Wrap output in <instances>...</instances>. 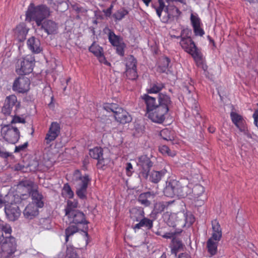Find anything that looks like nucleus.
Instances as JSON below:
<instances>
[{
    "instance_id": "obj_1",
    "label": "nucleus",
    "mask_w": 258,
    "mask_h": 258,
    "mask_svg": "<svg viewBox=\"0 0 258 258\" xmlns=\"http://www.w3.org/2000/svg\"><path fill=\"white\" fill-rule=\"evenodd\" d=\"M12 232V229L10 225L0 223L1 258H13V254L16 251V240L11 236Z\"/></svg>"
},
{
    "instance_id": "obj_43",
    "label": "nucleus",
    "mask_w": 258,
    "mask_h": 258,
    "mask_svg": "<svg viewBox=\"0 0 258 258\" xmlns=\"http://www.w3.org/2000/svg\"><path fill=\"white\" fill-rule=\"evenodd\" d=\"M89 50L93 53L96 57L102 54L103 52V49L102 47L99 45L95 44V42H94L89 47Z\"/></svg>"
},
{
    "instance_id": "obj_7",
    "label": "nucleus",
    "mask_w": 258,
    "mask_h": 258,
    "mask_svg": "<svg viewBox=\"0 0 258 258\" xmlns=\"http://www.w3.org/2000/svg\"><path fill=\"white\" fill-rule=\"evenodd\" d=\"M191 192L192 195L189 199L191 200L192 204L196 207H201L205 204L206 200L208 199V197L205 194V187L198 183L193 187Z\"/></svg>"
},
{
    "instance_id": "obj_19",
    "label": "nucleus",
    "mask_w": 258,
    "mask_h": 258,
    "mask_svg": "<svg viewBox=\"0 0 258 258\" xmlns=\"http://www.w3.org/2000/svg\"><path fill=\"white\" fill-rule=\"evenodd\" d=\"M67 216L69 218L70 222L76 224H88L89 223V222L86 220L85 214L79 210L72 211Z\"/></svg>"
},
{
    "instance_id": "obj_11",
    "label": "nucleus",
    "mask_w": 258,
    "mask_h": 258,
    "mask_svg": "<svg viewBox=\"0 0 258 258\" xmlns=\"http://www.w3.org/2000/svg\"><path fill=\"white\" fill-rule=\"evenodd\" d=\"M20 107V103L17 101V97L14 95L7 96L2 111L6 115H9L14 111L16 114V111Z\"/></svg>"
},
{
    "instance_id": "obj_30",
    "label": "nucleus",
    "mask_w": 258,
    "mask_h": 258,
    "mask_svg": "<svg viewBox=\"0 0 258 258\" xmlns=\"http://www.w3.org/2000/svg\"><path fill=\"white\" fill-rule=\"evenodd\" d=\"M158 106L165 108L168 111L171 105L170 98L166 94L160 93L158 95Z\"/></svg>"
},
{
    "instance_id": "obj_55",
    "label": "nucleus",
    "mask_w": 258,
    "mask_h": 258,
    "mask_svg": "<svg viewBox=\"0 0 258 258\" xmlns=\"http://www.w3.org/2000/svg\"><path fill=\"white\" fill-rule=\"evenodd\" d=\"M25 119L24 118H21L19 116L16 115L15 113L14 116L13 117V119L11 121V123H25Z\"/></svg>"
},
{
    "instance_id": "obj_50",
    "label": "nucleus",
    "mask_w": 258,
    "mask_h": 258,
    "mask_svg": "<svg viewBox=\"0 0 258 258\" xmlns=\"http://www.w3.org/2000/svg\"><path fill=\"white\" fill-rule=\"evenodd\" d=\"M67 256L68 258H78V254L75 250L72 247H68L66 251Z\"/></svg>"
},
{
    "instance_id": "obj_56",
    "label": "nucleus",
    "mask_w": 258,
    "mask_h": 258,
    "mask_svg": "<svg viewBox=\"0 0 258 258\" xmlns=\"http://www.w3.org/2000/svg\"><path fill=\"white\" fill-rule=\"evenodd\" d=\"M12 156V154L4 151V148L0 145V157L3 158H7Z\"/></svg>"
},
{
    "instance_id": "obj_5",
    "label": "nucleus",
    "mask_w": 258,
    "mask_h": 258,
    "mask_svg": "<svg viewBox=\"0 0 258 258\" xmlns=\"http://www.w3.org/2000/svg\"><path fill=\"white\" fill-rule=\"evenodd\" d=\"M103 108L108 112H112L115 120L120 123L125 124L132 120L129 113L117 104L105 103L103 105Z\"/></svg>"
},
{
    "instance_id": "obj_14",
    "label": "nucleus",
    "mask_w": 258,
    "mask_h": 258,
    "mask_svg": "<svg viewBox=\"0 0 258 258\" xmlns=\"http://www.w3.org/2000/svg\"><path fill=\"white\" fill-rule=\"evenodd\" d=\"M30 81L26 77H19L16 79L13 85V89L19 93H24L29 89Z\"/></svg>"
},
{
    "instance_id": "obj_22",
    "label": "nucleus",
    "mask_w": 258,
    "mask_h": 258,
    "mask_svg": "<svg viewBox=\"0 0 258 258\" xmlns=\"http://www.w3.org/2000/svg\"><path fill=\"white\" fill-rule=\"evenodd\" d=\"M174 2H177V0H158L159 6L156 8V11L157 15L160 17L161 13L163 11L164 8L166 7L165 10L168 13L169 10H175L177 13V8L174 7V8L171 5V3Z\"/></svg>"
},
{
    "instance_id": "obj_37",
    "label": "nucleus",
    "mask_w": 258,
    "mask_h": 258,
    "mask_svg": "<svg viewBox=\"0 0 258 258\" xmlns=\"http://www.w3.org/2000/svg\"><path fill=\"white\" fill-rule=\"evenodd\" d=\"M166 173V171L164 170H162L161 171H155L153 170L151 172L150 175V180L154 183H158L162 178V177L165 175Z\"/></svg>"
},
{
    "instance_id": "obj_8",
    "label": "nucleus",
    "mask_w": 258,
    "mask_h": 258,
    "mask_svg": "<svg viewBox=\"0 0 258 258\" xmlns=\"http://www.w3.org/2000/svg\"><path fill=\"white\" fill-rule=\"evenodd\" d=\"M90 181L91 179L88 174L81 176L76 180V193L80 199L86 200L87 199V189Z\"/></svg>"
},
{
    "instance_id": "obj_25",
    "label": "nucleus",
    "mask_w": 258,
    "mask_h": 258,
    "mask_svg": "<svg viewBox=\"0 0 258 258\" xmlns=\"http://www.w3.org/2000/svg\"><path fill=\"white\" fill-rule=\"evenodd\" d=\"M38 207L35 203L29 204L23 211L24 217L28 219H32L38 215Z\"/></svg>"
},
{
    "instance_id": "obj_60",
    "label": "nucleus",
    "mask_w": 258,
    "mask_h": 258,
    "mask_svg": "<svg viewBox=\"0 0 258 258\" xmlns=\"http://www.w3.org/2000/svg\"><path fill=\"white\" fill-rule=\"evenodd\" d=\"M132 169H133L132 164L131 163H127L126 164V171L127 174L128 175H129L130 173L131 174V173H132L131 170Z\"/></svg>"
},
{
    "instance_id": "obj_18",
    "label": "nucleus",
    "mask_w": 258,
    "mask_h": 258,
    "mask_svg": "<svg viewBox=\"0 0 258 258\" xmlns=\"http://www.w3.org/2000/svg\"><path fill=\"white\" fill-rule=\"evenodd\" d=\"M188 179H180L178 181V199L186 198L191 192V188L189 186Z\"/></svg>"
},
{
    "instance_id": "obj_9",
    "label": "nucleus",
    "mask_w": 258,
    "mask_h": 258,
    "mask_svg": "<svg viewBox=\"0 0 258 258\" xmlns=\"http://www.w3.org/2000/svg\"><path fill=\"white\" fill-rule=\"evenodd\" d=\"M1 134L4 139L11 144H15L20 138V132L16 127L6 125L2 127Z\"/></svg>"
},
{
    "instance_id": "obj_53",
    "label": "nucleus",
    "mask_w": 258,
    "mask_h": 258,
    "mask_svg": "<svg viewBox=\"0 0 258 258\" xmlns=\"http://www.w3.org/2000/svg\"><path fill=\"white\" fill-rule=\"evenodd\" d=\"M63 190L68 195L69 198H72L73 197L74 192L68 183L64 185Z\"/></svg>"
},
{
    "instance_id": "obj_10",
    "label": "nucleus",
    "mask_w": 258,
    "mask_h": 258,
    "mask_svg": "<svg viewBox=\"0 0 258 258\" xmlns=\"http://www.w3.org/2000/svg\"><path fill=\"white\" fill-rule=\"evenodd\" d=\"M34 65V60L32 58L25 57L18 60L16 66V71L19 75L28 74L32 72Z\"/></svg>"
},
{
    "instance_id": "obj_31",
    "label": "nucleus",
    "mask_w": 258,
    "mask_h": 258,
    "mask_svg": "<svg viewBox=\"0 0 258 258\" xmlns=\"http://www.w3.org/2000/svg\"><path fill=\"white\" fill-rule=\"evenodd\" d=\"M184 217V220H180L179 221V223L182 226H190L194 224L195 221V217L190 212H182Z\"/></svg>"
},
{
    "instance_id": "obj_58",
    "label": "nucleus",
    "mask_w": 258,
    "mask_h": 258,
    "mask_svg": "<svg viewBox=\"0 0 258 258\" xmlns=\"http://www.w3.org/2000/svg\"><path fill=\"white\" fill-rule=\"evenodd\" d=\"M99 61L100 62L104 63L107 66H110V63L107 61L106 59V58L105 57L103 52L102 53V54L98 56L97 57Z\"/></svg>"
},
{
    "instance_id": "obj_24",
    "label": "nucleus",
    "mask_w": 258,
    "mask_h": 258,
    "mask_svg": "<svg viewBox=\"0 0 258 258\" xmlns=\"http://www.w3.org/2000/svg\"><path fill=\"white\" fill-rule=\"evenodd\" d=\"M28 30L25 23H20L14 29V37L19 41L22 42L25 40Z\"/></svg>"
},
{
    "instance_id": "obj_64",
    "label": "nucleus",
    "mask_w": 258,
    "mask_h": 258,
    "mask_svg": "<svg viewBox=\"0 0 258 258\" xmlns=\"http://www.w3.org/2000/svg\"><path fill=\"white\" fill-rule=\"evenodd\" d=\"M208 130L209 131V132H211V133H214V132H215L216 129L215 128V127H209L208 128Z\"/></svg>"
},
{
    "instance_id": "obj_54",
    "label": "nucleus",
    "mask_w": 258,
    "mask_h": 258,
    "mask_svg": "<svg viewBox=\"0 0 258 258\" xmlns=\"http://www.w3.org/2000/svg\"><path fill=\"white\" fill-rule=\"evenodd\" d=\"M98 162L97 164V166L98 168L104 169V167L105 166V165L107 164V160L104 159L103 157V156L102 157L100 158L98 160Z\"/></svg>"
},
{
    "instance_id": "obj_32",
    "label": "nucleus",
    "mask_w": 258,
    "mask_h": 258,
    "mask_svg": "<svg viewBox=\"0 0 258 258\" xmlns=\"http://www.w3.org/2000/svg\"><path fill=\"white\" fill-rule=\"evenodd\" d=\"M142 98L146 104L147 112L150 111V109H153L156 106H158V104L156 102V98L155 97L145 94L142 97Z\"/></svg>"
},
{
    "instance_id": "obj_35",
    "label": "nucleus",
    "mask_w": 258,
    "mask_h": 258,
    "mask_svg": "<svg viewBox=\"0 0 258 258\" xmlns=\"http://www.w3.org/2000/svg\"><path fill=\"white\" fill-rule=\"evenodd\" d=\"M108 40L112 46H114L123 42V39L122 37L116 35L113 31L109 29H108Z\"/></svg>"
},
{
    "instance_id": "obj_48",
    "label": "nucleus",
    "mask_w": 258,
    "mask_h": 258,
    "mask_svg": "<svg viewBox=\"0 0 258 258\" xmlns=\"http://www.w3.org/2000/svg\"><path fill=\"white\" fill-rule=\"evenodd\" d=\"M164 87L162 84L157 83L154 84L148 91V93H157Z\"/></svg>"
},
{
    "instance_id": "obj_4",
    "label": "nucleus",
    "mask_w": 258,
    "mask_h": 258,
    "mask_svg": "<svg viewBox=\"0 0 258 258\" xmlns=\"http://www.w3.org/2000/svg\"><path fill=\"white\" fill-rule=\"evenodd\" d=\"M50 15V9L46 5H40L35 6L33 3H31L26 13V20L29 22L34 21L37 26H39Z\"/></svg>"
},
{
    "instance_id": "obj_52",
    "label": "nucleus",
    "mask_w": 258,
    "mask_h": 258,
    "mask_svg": "<svg viewBox=\"0 0 258 258\" xmlns=\"http://www.w3.org/2000/svg\"><path fill=\"white\" fill-rule=\"evenodd\" d=\"M159 150L160 153L163 155H168L169 156H173L175 154L172 155L170 153V150L169 148L166 145H162L159 147Z\"/></svg>"
},
{
    "instance_id": "obj_17",
    "label": "nucleus",
    "mask_w": 258,
    "mask_h": 258,
    "mask_svg": "<svg viewBox=\"0 0 258 258\" xmlns=\"http://www.w3.org/2000/svg\"><path fill=\"white\" fill-rule=\"evenodd\" d=\"M230 118L233 124L241 132L246 131V122L243 116L235 112H230Z\"/></svg>"
},
{
    "instance_id": "obj_46",
    "label": "nucleus",
    "mask_w": 258,
    "mask_h": 258,
    "mask_svg": "<svg viewBox=\"0 0 258 258\" xmlns=\"http://www.w3.org/2000/svg\"><path fill=\"white\" fill-rule=\"evenodd\" d=\"M78 227L74 225H71L66 228L65 230L66 242L68 241L70 236L73 235L74 233L78 232Z\"/></svg>"
},
{
    "instance_id": "obj_42",
    "label": "nucleus",
    "mask_w": 258,
    "mask_h": 258,
    "mask_svg": "<svg viewBox=\"0 0 258 258\" xmlns=\"http://www.w3.org/2000/svg\"><path fill=\"white\" fill-rule=\"evenodd\" d=\"M34 182L28 179L21 180L18 184L19 187H26L27 189L28 194L29 192V191L34 188Z\"/></svg>"
},
{
    "instance_id": "obj_39",
    "label": "nucleus",
    "mask_w": 258,
    "mask_h": 258,
    "mask_svg": "<svg viewBox=\"0 0 258 258\" xmlns=\"http://www.w3.org/2000/svg\"><path fill=\"white\" fill-rule=\"evenodd\" d=\"M169 62V59L167 57H164L161 59L159 63L157 71L160 73L165 72L168 68Z\"/></svg>"
},
{
    "instance_id": "obj_13",
    "label": "nucleus",
    "mask_w": 258,
    "mask_h": 258,
    "mask_svg": "<svg viewBox=\"0 0 258 258\" xmlns=\"http://www.w3.org/2000/svg\"><path fill=\"white\" fill-rule=\"evenodd\" d=\"M60 125L57 122H52L49 127L48 133L46 135L44 143L47 145L54 141L60 134Z\"/></svg>"
},
{
    "instance_id": "obj_27",
    "label": "nucleus",
    "mask_w": 258,
    "mask_h": 258,
    "mask_svg": "<svg viewBox=\"0 0 258 258\" xmlns=\"http://www.w3.org/2000/svg\"><path fill=\"white\" fill-rule=\"evenodd\" d=\"M29 48L34 53H39L42 50L40 41L35 37H31L27 40Z\"/></svg>"
},
{
    "instance_id": "obj_40",
    "label": "nucleus",
    "mask_w": 258,
    "mask_h": 258,
    "mask_svg": "<svg viewBox=\"0 0 258 258\" xmlns=\"http://www.w3.org/2000/svg\"><path fill=\"white\" fill-rule=\"evenodd\" d=\"M103 150L100 147H96L90 150L89 155L93 159L98 160L103 156Z\"/></svg>"
},
{
    "instance_id": "obj_45",
    "label": "nucleus",
    "mask_w": 258,
    "mask_h": 258,
    "mask_svg": "<svg viewBox=\"0 0 258 258\" xmlns=\"http://www.w3.org/2000/svg\"><path fill=\"white\" fill-rule=\"evenodd\" d=\"M128 13V12L126 9L121 8L113 15V17L115 20L119 21L123 19Z\"/></svg>"
},
{
    "instance_id": "obj_34",
    "label": "nucleus",
    "mask_w": 258,
    "mask_h": 258,
    "mask_svg": "<svg viewBox=\"0 0 258 258\" xmlns=\"http://www.w3.org/2000/svg\"><path fill=\"white\" fill-rule=\"evenodd\" d=\"M207 247L210 254H216L218 251L217 242L214 238L213 233H212L211 237H210L207 241Z\"/></svg>"
},
{
    "instance_id": "obj_16",
    "label": "nucleus",
    "mask_w": 258,
    "mask_h": 258,
    "mask_svg": "<svg viewBox=\"0 0 258 258\" xmlns=\"http://www.w3.org/2000/svg\"><path fill=\"white\" fill-rule=\"evenodd\" d=\"M163 238L170 239L169 243V247L171 248L172 254H174L176 256L177 253V231L176 229L174 231H170L166 232L163 235Z\"/></svg>"
},
{
    "instance_id": "obj_61",
    "label": "nucleus",
    "mask_w": 258,
    "mask_h": 258,
    "mask_svg": "<svg viewBox=\"0 0 258 258\" xmlns=\"http://www.w3.org/2000/svg\"><path fill=\"white\" fill-rule=\"evenodd\" d=\"M24 165H21L20 164H17L15 165V169L16 170H17V171H23V169L24 168Z\"/></svg>"
},
{
    "instance_id": "obj_57",
    "label": "nucleus",
    "mask_w": 258,
    "mask_h": 258,
    "mask_svg": "<svg viewBox=\"0 0 258 258\" xmlns=\"http://www.w3.org/2000/svg\"><path fill=\"white\" fill-rule=\"evenodd\" d=\"M28 142H26L23 145L16 146L15 147V152L17 153L24 151L28 147Z\"/></svg>"
},
{
    "instance_id": "obj_23",
    "label": "nucleus",
    "mask_w": 258,
    "mask_h": 258,
    "mask_svg": "<svg viewBox=\"0 0 258 258\" xmlns=\"http://www.w3.org/2000/svg\"><path fill=\"white\" fill-rule=\"evenodd\" d=\"M5 213L10 220L14 221L20 216L21 211L17 205L11 204L5 208Z\"/></svg>"
},
{
    "instance_id": "obj_6",
    "label": "nucleus",
    "mask_w": 258,
    "mask_h": 258,
    "mask_svg": "<svg viewBox=\"0 0 258 258\" xmlns=\"http://www.w3.org/2000/svg\"><path fill=\"white\" fill-rule=\"evenodd\" d=\"M153 158L152 156L149 157L146 155H142L138 158L137 165L139 168V176L141 179H148L149 172L154 164L152 160Z\"/></svg>"
},
{
    "instance_id": "obj_33",
    "label": "nucleus",
    "mask_w": 258,
    "mask_h": 258,
    "mask_svg": "<svg viewBox=\"0 0 258 258\" xmlns=\"http://www.w3.org/2000/svg\"><path fill=\"white\" fill-rule=\"evenodd\" d=\"M145 213L141 208H134L130 210V217L134 222H139L144 217Z\"/></svg>"
},
{
    "instance_id": "obj_36",
    "label": "nucleus",
    "mask_w": 258,
    "mask_h": 258,
    "mask_svg": "<svg viewBox=\"0 0 258 258\" xmlns=\"http://www.w3.org/2000/svg\"><path fill=\"white\" fill-rule=\"evenodd\" d=\"M143 227H145L148 229H150L153 227V221L144 217L136 224L133 227L134 229H140Z\"/></svg>"
},
{
    "instance_id": "obj_28",
    "label": "nucleus",
    "mask_w": 258,
    "mask_h": 258,
    "mask_svg": "<svg viewBox=\"0 0 258 258\" xmlns=\"http://www.w3.org/2000/svg\"><path fill=\"white\" fill-rule=\"evenodd\" d=\"M177 181L171 180L166 182V186L164 189V195L168 197H173L177 189Z\"/></svg>"
},
{
    "instance_id": "obj_26",
    "label": "nucleus",
    "mask_w": 258,
    "mask_h": 258,
    "mask_svg": "<svg viewBox=\"0 0 258 258\" xmlns=\"http://www.w3.org/2000/svg\"><path fill=\"white\" fill-rule=\"evenodd\" d=\"M213 237L217 241V246H218L219 241H220L222 237V230L218 220H214L212 221Z\"/></svg>"
},
{
    "instance_id": "obj_3",
    "label": "nucleus",
    "mask_w": 258,
    "mask_h": 258,
    "mask_svg": "<svg viewBox=\"0 0 258 258\" xmlns=\"http://www.w3.org/2000/svg\"><path fill=\"white\" fill-rule=\"evenodd\" d=\"M191 79L184 82L182 86L183 97L186 104L191 108L192 113L196 117H201L199 104L197 100L198 95Z\"/></svg>"
},
{
    "instance_id": "obj_2",
    "label": "nucleus",
    "mask_w": 258,
    "mask_h": 258,
    "mask_svg": "<svg viewBox=\"0 0 258 258\" xmlns=\"http://www.w3.org/2000/svg\"><path fill=\"white\" fill-rule=\"evenodd\" d=\"M191 33V29H183L180 33L179 43L182 48L191 55L197 66H200L203 62V54L193 41Z\"/></svg>"
},
{
    "instance_id": "obj_20",
    "label": "nucleus",
    "mask_w": 258,
    "mask_h": 258,
    "mask_svg": "<svg viewBox=\"0 0 258 258\" xmlns=\"http://www.w3.org/2000/svg\"><path fill=\"white\" fill-rule=\"evenodd\" d=\"M41 30H44L48 35L54 34L57 32L58 24L51 20H46L38 26Z\"/></svg>"
},
{
    "instance_id": "obj_21",
    "label": "nucleus",
    "mask_w": 258,
    "mask_h": 258,
    "mask_svg": "<svg viewBox=\"0 0 258 258\" xmlns=\"http://www.w3.org/2000/svg\"><path fill=\"white\" fill-rule=\"evenodd\" d=\"M31 196L32 199L34 202V203L39 208H42L44 206V202L42 201L43 196L40 193L37 189L35 188L30 191L28 194H23L22 197L23 199L27 198Z\"/></svg>"
},
{
    "instance_id": "obj_49",
    "label": "nucleus",
    "mask_w": 258,
    "mask_h": 258,
    "mask_svg": "<svg viewBox=\"0 0 258 258\" xmlns=\"http://www.w3.org/2000/svg\"><path fill=\"white\" fill-rule=\"evenodd\" d=\"M114 47H116V51L118 55L121 56H123L124 55V49L126 47V44L124 41L121 42L120 44L114 46Z\"/></svg>"
},
{
    "instance_id": "obj_29",
    "label": "nucleus",
    "mask_w": 258,
    "mask_h": 258,
    "mask_svg": "<svg viewBox=\"0 0 258 258\" xmlns=\"http://www.w3.org/2000/svg\"><path fill=\"white\" fill-rule=\"evenodd\" d=\"M155 197L153 192H145L141 194L138 197V201L143 205L148 207L151 204V201Z\"/></svg>"
},
{
    "instance_id": "obj_59",
    "label": "nucleus",
    "mask_w": 258,
    "mask_h": 258,
    "mask_svg": "<svg viewBox=\"0 0 258 258\" xmlns=\"http://www.w3.org/2000/svg\"><path fill=\"white\" fill-rule=\"evenodd\" d=\"M113 8V5H111L109 8L107 9L105 11H104L105 15L106 17H109L111 14L112 9Z\"/></svg>"
},
{
    "instance_id": "obj_15",
    "label": "nucleus",
    "mask_w": 258,
    "mask_h": 258,
    "mask_svg": "<svg viewBox=\"0 0 258 258\" xmlns=\"http://www.w3.org/2000/svg\"><path fill=\"white\" fill-rule=\"evenodd\" d=\"M190 20L195 36L203 37L205 35V30L202 28L203 23L201 18L199 17L198 15H194L193 13H191Z\"/></svg>"
},
{
    "instance_id": "obj_44",
    "label": "nucleus",
    "mask_w": 258,
    "mask_h": 258,
    "mask_svg": "<svg viewBox=\"0 0 258 258\" xmlns=\"http://www.w3.org/2000/svg\"><path fill=\"white\" fill-rule=\"evenodd\" d=\"M125 66L126 69L137 68V60L133 55H130L127 57L126 60Z\"/></svg>"
},
{
    "instance_id": "obj_41",
    "label": "nucleus",
    "mask_w": 258,
    "mask_h": 258,
    "mask_svg": "<svg viewBox=\"0 0 258 258\" xmlns=\"http://www.w3.org/2000/svg\"><path fill=\"white\" fill-rule=\"evenodd\" d=\"M78 206V202L76 200L74 201H68L67 202V206L65 209L66 215H67L71 213L72 211H76L78 210H76Z\"/></svg>"
},
{
    "instance_id": "obj_63",
    "label": "nucleus",
    "mask_w": 258,
    "mask_h": 258,
    "mask_svg": "<svg viewBox=\"0 0 258 258\" xmlns=\"http://www.w3.org/2000/svg\"><path fill=\"white\" fill-rule=\"evenodd\" d=\"M178 258H190L188 254H181L178 255Z\"/></svg>"
},
{
    "instance_id": "obj_38",
    "label": "nucleus",
    "mask_w": 258,
    "mask_h": 258,
    "mask_svg": "<svg viewBox=\"0 0 258 258\" xmlns=\"http://www.w3.org/2000/svg\"><path fill=\"white\" fill-rule=\"evenodd\" d=\"M174 202L175 201L173 200L169 202H161L156 203L154 205L155 212L156 213H161L166 207Z\"/></svg>"
},
{
    "instance_id": "obj_47",
    "label": "nucleus",
    "mask_w": 258,
    "mask_h": 258,
    "mask_svg": "<svg viewBox=\"0 0 258 258\" xmlns=\"http://www.w3.org/2000/svg\"><path fill=\"white\" fill-rule=\"evenodd\" d=\"M125 75L128 79L131 80H135L138 77L137 72V68L126 69Z\"/></svg>"
},
{
    "instance_id": "obj_12",
    "label": "nucleus",
    "mask_w": 258,
    "mask_h": 258,
    "mask_svg": "<svg viewBox=\"0 0 258 258\" xmlns=\"http://www.w3.org/2000/svg\"><path fill=\"white\" fill-rule=\"evenodd\" d=\"M166 109L156 106L153 109L147 112L146 116L155 122L161 123L165 119V115L167 113Z\"/></svg>"
},
{
    "instance_id": "obj_62",
    "label": "nucleus",
    "mask_w": 258,
    "mask_h": 258,
    "mask_svg": "<svg viewBox=\"0 0 258 258\" xmlns=\"http://www.w3.org/2000/svg\"><path fill=\"white\" fill-rule=\"evenodd\" d=\"M252 116L254 118V124L258 128V118L257 117V116L255 114V112H253V113L252 114Z\"/></svg>"
},
{
    "instance_id": "obj_51",
    "label": "nucleus",
    "mask_w": 258,
    "mask_h": 258,
    "mask_svg": "<svg viewBox=\"0 0 258 258\" xmlns=\"http://www.w3.org/2000/svg\"><path fill=\"white\" fill-rule=\"evenodd\" d=\"M176 214L175 213L171 214L168 220V224L170 226L174 227L176 226Z\"/></svg>"
}]
</instances>
